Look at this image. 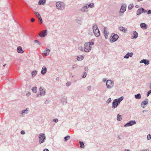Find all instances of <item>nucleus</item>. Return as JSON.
I'll use <instances>...</instances> for the list:
<instances>
[{"label":"nucleus","mask_w":151,"mask_h":151,"mask_svg":"<svg viewBox=\"0 0 151 151\" xmlns=\"http://www.w3.org/2000/svg\"><path fill=\"white\" fill-rule=\"evenodd\" d=\"M88 9L87 5L83 6L81 9V11L82 12H84L87 11V9Z\"/></svg>","instance_id":"nucleus-25"},{"label":"nucleus","mask_w":151,"mask_h":151,"mask_svg":"<svg viewBox=\"0 0 151 151\" xmlns=\"http://www.w3.org/2000/svg\"><path fill=\"white\" fill-rule=\"evenodd\" d=\"M126 5L123 4L122 5L120 9V12L122 13H123L126 10Z\"/></svg>","instance_id":"nucleus-11"},{"label":"nucleus","mask_w":151,"mask_h":151,"mask_svg":"<svg viewBox=\"0 0 151 151\" xmlns=\"http://www.w3.org/2000/svg\"><path fill=\"white\" fill-rule=\"evenodd\" d=\"M84 70L86 71H88V68L87 67H86L84 68Z\"/></svg>","instance_id":"nucleus-54"},{"label":"nucleus","mask_w":151,"mask_h":151,"mask_svg":"<svg viewBox=\"0 0 151 151\" xmlns=\"http://www.w3.org/2000/svg\"><path fill=\"white\" fill-rule=\"evenodd\" d=\"M106 85L107 88L111 89L114 87V81L112 80H108L106 82Z\"/></svg>","instance_id":"nucleus-5"},{"label":"nucleus","mask_w":151,"mask_h":151,"mask_svg":"<svg viewBox=\"0 0 151 151\" xmlns=\"http://www.w3.org/2000/svg\"><path fill=\"white\" fill-rule=\"evenodd\" d=\"M106 81V79L105 78H103V81L104 82H105Z\"/></svg>","instance_id":"nucleus-57"},{"label":"nucleus","mask_w":151,"mask_h":151,"mask_svg":"<svg viewBox=\"0 0 151 151\" xmlns=\"http://www.w3.org/2000/svg\"><path fill=\"white\" fill-rule=\"evenodd\" d=\"M105 37L106 39H107L108 37V34L105 35Z\"/></svg>","instance_id":"nucleus-59"},{"label":"nucleus","mask_w":151,"mask_h":151,"mask_svg":"<svg viewBox=\"0 0 151 151\" xmlns=\"http://www.w3.org/2000/svg\"><path fill=\"white\" fill-rule=\"evenodd\" d=\"M47 35V29L43 30L39 34V35L41 37H44Z\"/></svg>","instance_id":"nucleus-10"},{"label":"nucleus","mask_w":151,"mask_h":151,"mask_svg":"<svg viewBox=\"0 0 151 151\" xmlns=\"http://www.w3.org/2000/svg\"><path fill=\"white\" fill-rule=\"evenodd\" d=\"M83 19L81 17H78L76 19V22L79 24H81L83 23Z\"/></svg>","instance_id":"nucleus-13"},{"label":"nucleus","mask_w":151,"mask_h":151,"mask_svg":"<svg viewBox=\"0 0 151 151\" xmlns=\"http://www.w3.org/2000/svg\"><path fill=\"white\" fill-rule=\"evenodd\" d=\"M21 133L22 134H25V132L24 131L22 130V131H21Z\"/></svg>","instance_id":"nucleus-53"},{"label":"nucleus","mask_w":151,"mask_h":151,"mask_svg":"<svg viewBox=\"0 0 151 151\" xmlns=\"http://www.w3.org/2000/svg\"><path fill=\"white\" fill-rule=\"evenodd\" d=\"M60 101L61 104L63 105H65L67 103V99L66 96L62 97L60 99Z\"/></svg>","instance_id":"nucleus-8"},{"label":"nucleus","mask_w":151,"mask_h":151,"mask_svg":"<svg viewBox=\"0 0 151 151\" xmlns=\"http://www.w3.org/2000/svg\"><path fill=\"white\" fill-rule=\"evenodd\" d=\"M71 84V83L70 82H68L66 83V85L67 86H68Z\"/></svg>","instance_id":"nucleus-49"},{"label":"nucleus","mask_w":151,"mask_h":151,"mask_svg":"<svg viewBox=\"0 0 151 151\" xmlns=\"http://www.w3.org/2000/svg\"><path fill=\"white\" fill-rule=\"evenodd\" d=\"M95 31H93V33L95 35L96 37H99L100 34V31L98 30V31L95 30Z\"/></svg>","instance_id":"nucleus-24"},{"label":"nucleus","mask_w":151,"mask_h":151,"mask_svg":"<svg viewBox=\"0 0 151 151\" xmlns=\"http://www.w3.org/2000/svg\"><path fill=\"white\" fill-rule=\"evenodd\" d=\"M144 10V9L143 8H140L139 9L137 12V15H139L142 13L143 12Z\"/></svg>","instance_id":"nucleus-16"},{"label":"nucleus","mask_w":151,"mask_h":151,"mask_svg":"<svg viewBox=\"0 0 151 151\" xmlns=\"http://www.w3.org/2000/svg\"><path fill=\"white\" fill-rule=\"evenodd\" d=\"M50 102V101L49 100H46L45 102V104H48Z\"/></svg>","instance_id":"nucleus-41"},{"label":"nucleus","mask_w":151,"mask_h":151,"mask_svg":"<svg viewBox=\"0 0 151 151\" xmlns=\"http://www.w3.org/2000/svg\"><path fill=\"white\" fill-rule=\"evenodd\" d=\"M34 42L35 43H37L39 45H40V42L39 41H38L37 40H35L34 41Z\"/></svg>","instance_id":"nucleus-48"},{"label":"nucleus","mask_w":151,"mask_h":151,"mask_svg":"<svg viewBox=\"0 0 151 151\" xmlns=\"http://www.w3.org/2000/svg\"><path fill=\"white\" fill-rule=\"evenodd\" d=\"M34 13L38 17V18L41 17L40 14L37 12H35Z\"/></svg>","instance_id":"nucleus-37"},{"label":"nucleus","mask_w":151,"mask_h":151,"mask_svg":"<svg viewBox=\"0 0 151 151\" xmlns=\"http://www.w3.org/2000/svg\"><path fill=\"white\" fill-rule=\"evenodd\" d=\"M87 6L88 8L89 7L90 8H92L94 6V4L93 3L90 4H87Z\"/></svg>","instance_id":"nucleus-32"},{"label":"nucleus","mask_w":151,"mask_h":151,"mask_svg":"<svg viewBox=\"0 0 151 151\" xmlns=\"http://www.w3.org/2000/svg\"><path fill=\"white\" fill-rule=\"evenodd\" d=\"M149 88L151 89V84H150V85L149 86Z\"/></svg>","instance_id":"nucleus-64"},{"label":"nucleus","mask_w":151,"mask_h":151,"mask_svg":"<svg viewBox=\"0 0 151 151\" xmlns=\"http://www.w3.org/2000/svg\"><path fill=\"white\" fill-rule=\"evenodd\" d=\"M35 19H34V18H32L31 19V21L32 22H33L34 21Z\"/></svg>","instance_id":"nucleus-58"},{"label":"nucleus","mask_w":151,"mask_h":151,"mask_svg":"<svg viewBox=\"0 0 151 151\" xmlns=\"http://www.w3.org/2000/svg\"><path fill=\"white\" fill-rule=\"evenodd\" d=\"M139 5H136L135 6V7L136 8H138L139 7Z\"/></svg>","instance_id":"nucleus-61"},{"label":"nucleus","mask_w":151,"mask_h":151,"mask_svg":"<svg viewBox=\"0 0 151 151\" xmlns=\"http://www.w3.org/2000/svg\"><path fill=\"white\" fill-rule=\"evenodd\" d=\"M127 123H136V122L134 121H130L129 122H128Z\"/></svg>","instance_id":"nucleus-55"},{"label":"nucleus","mask_w":151,"mask_h":151,"mask_svg":"<svg viewBox=\"0 0 151 151\" xmlns=\"http://www.w3.org/2000/svg\"><path fill=\"white\" fill-rule=\"evenodd\" d=\"M47 71V69L45 66H43L42 69L41 71V73L42 75H45L46 74Z\"/></svg>","instance_id":"nucleus-14"},{"label":"nucleus","mask_w":151,"mask_h":151,"mask_svg":"<svg viewBox=\"0 0 151 151\" xmlns=\"http://www.w3.org/2000/svg\"><path fill=\"white\" fill-rule=\"evenodd\" d=\"M151 93V90H150L147 93V96H148Z\"/></svg>","instance_id":"nucleus-44"},{"label":"nucleus","mask_w":151,"mask_h":151,"mask_svg":"<svg viewBox=\"0 0 151 151\" xmlns=\"http://www.w3.org/2000/svg\"><path fill=\"white\" fill-rule=\"evenodd\" d=\"M140 63H144L146 65H147L150 63L149 61L146 59H143L141 60Z\"/></svg>","instance_id":"nucleus-18"},{"label":"nucleus","mask_w":151,"mask_h":151,"mask_svg":"<svg viewBox=\"0 0 151 151\" xmlns=\"http://www.w3.org/2000/svg\"><path fill=\"white\" fill-rule=\"evenodd\" d=\"M77 68V65L75 64H74L72 65V68L73 69H74L76 68Z\"/></svg>","instance_id":"nucleus-38"},{"label":"nucleus","mask_w":151,"mask_h":151,"mask_svg":"<svg viewBox=\"0 0 151 151\" xmlns=\"http://www.w3.org/2000/svg\"><path fill=\"white\" fill-rule=\"evenodd\" d=\"M111 99L110 98H109L106 101V103L107 104H109L111 101Z\"/></svg>","instance_id":"nucleus-35"},{"label":"nucleus","mask_w":151,"mask_h":151,"mask_svg":"<svg viewBox=\"0 0 151 151\" xmlns=\"http://www.w3.org/2000/svg\"><path fill=\"white\" fill-rule=\"evenodd\" d=\"M32 90L33 93H35L37 92V88L36 87H33L32 88Z\"/></svg>","instance_id":"nucleus-31"},{"label":"nucleus","mask_w":151,"mask_h":151,"mask_svg":"<svg viewBox=\"0 0 151 151\" xmlns=\"http://www.w3.org/2000/svg\"><path fill=\"white\" fill-rule=\"evenodd\" d=\"M37 71L36 70H34L32 72V76L34 77L37 74Z\"/></svg>","instance_id":"nucleus-29"},{"label":"nucleus","mask_w":151,"mask_h":151,"mask_svg":"<svg viewBox=\"0 0 151 151\" xmlns=\"http://www.w3.org/2000/svg\"><path fill=\"white\" fill-rule=\"evenodd\" d=\"M45 138V134L43 133L40 134L39 135V139L40 143H42L44 142Z\"/></svg>","instance_id":"nucleus-6"},{"label":"nucleus","mask_w":151,"mask_h":151,"mask_svg":"<svg viewBox=\"0 0 151 151\" xmlns=\"http://www.w3.org/2000/svg\"><path fill=\"white\" fill-rule=\"evenodd\" d=\"M123 96H121L118 99H114L112 102L111 108L113 109H115L116 108L121 102V101L123 100Z\"/></svg>","instance_id":"nucleus-2"},{"label":"nucleus","mask_w":151,"mask_h":151,"mask_svg":"<svg viewBox=\"0 0 151 151\" xmlns=\"http://www.w3.org/2000/svg\"><path fill=\"white\" fill-rule=\"evenodd\" d=\"M135 123H127L124 125L125 127H127L131 126H132Z\"/></svg>","instance_id":"nucleus-34"},{"label":"nucleus","mask_w":151,"mask_h":151,"mask_svg":"<svg viewBox=\"0 0 151 151\" xmlns=\"http://www.w3.org/2000/svg\"><path fill=\"white\" fill-rule=\"evenodd\" d=\"M30 94H31L30 92H28V93H26V96H29V95H30Z\"/></svg>","instance_id":"nucleus-56"},{"label":"nucleus","mask_w":151,"mask_h":151,"mask_svg":"<svg viewBox=\"0 0 151 151\" xmlns=\"http://www.w3.org/2000/svg\"><path fill=\"white\" fill-rule=\"evenodd\" d=\"M119 29L123 32H125L127 31V29H126L124 27L122 26H120L119 27Z\"/></svg>","instance_id":"nucleus-21"},{"label":"nucleus","mask_w":151,"mask_h":151,"mask_svg":"<svg viewBox=\"0 0 151 151\" xmlns=\"http://www.w3.org/2000/svg\"><path fill=\"white\" fill-rule=\"evenodd\" d=\"M88 34L90 35H93V32L91 31H89L88 32Z\"/></svg>","instance_id":"nucleus-50"},{"label":"nucleus","mask_w":151,"mask_h":151,"mask_svg":"<svg viewBox=\"0 0 151 151\" xmlns=\"http://www.w3.org/2000/svg\"><path fill=\"white\" fill-rule=\"evenodd\" d=\"M29 108H26L25 110H23L20 113V116L21 117H23L24 116V114H27L29 112Z\"/></svg>","instance_id":"nucleus-9"},{"label":"nucleus","mask_w":151,"mask_h":151,"mask_svg":"<svg viewBox=\"0 0 151 151\" xmlns=\"http://www.w3.org/2000/svg\"><path fill=\"white\" fill-rule=\"evenodd\" d=\"M50 50L49 49L46 48L42 53L43 55H44L47 56L49 55L50 52Z\"/></svg>","instance_id":"nucleus-15"},{"label":"nucleus","mask_w":151,"mask_h":151,"mask_svg":"<svg viewBox=\"0 0 151 151\" xmlns=\"http://www.w3.org/2000/svg\"><path fill=\"white\" fill-rule=\"evenodd\" d=\"M94 43L93 42H86L84 45V52H88L91 50L92 45H93Z\"/></svg>","instance_id":"nucleus-1"},{"label":"nucleus","mask_w":151,"mask_h":151,"mask_svg":"<svg viewBox=\"0 0 151 151\" xmlns=\"http://www.w3.org/2000/svg\"><path fill=\"white\" fill-rule=\"evenodd\" d=\"M111 38L110 39V42H114L118 39L119 36L118 35L114 34L113 35H111Z\"/></svg>","instance_id":"nucleus-7"},{"label":"nucleus","mask_w":151,"mask_h":151,"mask_svg":"<svg viewBox=\"0 0 151 151\" xmlns=\"http://www.w3.org/2000/svg\"><path fill=\"white\" fill-rule=\"evenodd\" d=\"M87 89L89 91H91V86H89L87 87Z\"/></svg>","instance_id":"nucleus-51"},{"label":"nucleus","mask_w":151,"mask_h":151,"mask_svg":"<svg viewBox=\"0 0 151 151\" xmlns=\"http://www.w3.org/2000/svg\"><path fill=\"white\" fill-rule=\"evenodd\" d=\"M40 93L37 94V97H40L41 96H44L46 94V90L44 89L43 87L41 86L39 88Z\"/></svg>","instance_id":"nucleus-4"},{"label":"nucleus","mask_w":151,"mask_h":151,"mask_svg":"<svg viewBox=\"0 0 151 151\" xmlns=\"http://www.w3.org/2000/svg\"><path fill=\"white\" fill-rule=\"evenodd\" d=\"M133 36L132 37V38L133 39L134 38H137L138 36V34L137 32L135 31H134L133 32Z\"/></svg>","instance_id":"nucleus-19"},{"label":"nucleus","mask_w":151,"mask_h":151,"mask_svg":"<svg viewBox=\"0 0 151 151\" xmlns=\"http://www.w3.org/2000/svg\"><path fill=\"white\" fill-rule=\"evenodd\" d=\"M78 49H79V50H80L81 51H82V52H83V51H84V48H83V47H81H81H79V48H78Z\"/></svg>","instance_id":"nucleus-39"},{"label":"nucleus","mask_w":151,"mask_h":151,"mask_svg":"<svg viewBox=\"0 0 151 151\" xmlns=\"http://www.w3.org/2000/svg\"><path fill=\"white\" fill-rule=\"evenodd\" d=\"M38 19H39V20L40 21V24H41V23H42V19L41 17H38Z\"/></svg>","instance_id":"nucleus-45"},{"label":"nucleus","mask_w":151,"mask_h":151,"mask_svg":"<svg viewBox=\"0 0 151 151\" xmlns=\"http://www.w3.org/2000/svg\"><path fill=\"white\" fill-rule=\"evenodd\" d=\"M58 121V119H54L53 120V122H57Z\"/></svg>","instance_id":"nucleus-47"},{"label":"nucleus","mask_w":151,"mask_h":151,"mask_svg":"<svg viewBox=\"0 0 151 151\" xmlns=\"http://www.w3.org/2000/svg\"><path fill=\"white\" fill-rule=\"evenodd\" d=\"M104 32L105 35L108 34V33H107L106 31V28H104Z\"/></svg>","instance_id":"nucleus-43"},{"label":"nucleus","mask_w":151,"mask_h":151,"mask_svg":"<svg viewBox=\"0 0 151 151\" xmlns=\"http://www.w3.org/2000/svg\"><path fill=\"white\" fill-rule=\"evenodd\" d=\"M92 29L93 31H95V30L98 31V30L99 29L98 27H97V25L96 24H94L93 25V27H92Z\"/></svg>","instance_id":"nucleus-26"},{"label":"nucleus","mask_w":151,"mask_h":151,"mask_svg":"<svg viewBox=\"0 0 151 151\" xmlns=\"http://www.w3.org/2000/svg\"><path fill=\"white\" fill-rule=\"evenodd\" d=\"M56 80L57 81H58L59 80V78H56Z\"/></svg>","instance_id":"nucleus-63"},{"label":"nucleus","mask_w":151,"mask_h":151,"mask_svg":"<svg viewBox=\"0 0 151 151\" xmlns=\"http://www.w3.org/2000/svg\"><path fill=\"white\" fill-rule=\"evenodd\" d=\"M43 151H49L47 149H45Z\"/></svg>","instance_id":"nucleus-60"},{"label":"nucleus","mask_w":151,"mask_h":151,"mask_svg":"<svg viewBox=\"0 0 151 151\" xmlns=\"http://www.w3.org/2000/svg\"><path fill=\"white\" fill-rule=\"evenodd\" d=\"M46 3L45 0H40L38 2V4L40 5H44Z\"/></svg>","instance_id":"nucleus-27"},{"label":"nucleus","mask_w":151,"mask_h":151,"mask_svg":"<svg viewBox=\"0 0 151 151\" xmlns=\"http://www.w3.org/2000/svg\"><path fill=\"white\" fill-rule=\"evenodd\" d=\"M117 120L120 121L122 119V118L121 116V115L119 114H118L117 115Z\"/></svg>","instance_id":"nucleus-33"},{"label":"nucleus","mask_w":151,"mask_h":151,"mask_svg":"<svg viewBox=\"0 0 151 151\" xmlns=\"http://www.w3.org/2000/svg\"><path fill=\"white\" fill-rule=\"evenodd\" d=\"M133 55V52H128L126 55H124V58L128 59L129 57H131Z\"/></svg>","instance_id":"nucleus-17"},{"label":"nucleus","mask_w":151,"mask_h":151,"mask_svg":"<svg viewBox=\"0 0 151 151\" xmlns=\"http://www.w3.org/2000/svg\"><path fill=\"white\" fill-rule=\"evenodd\" d=\"M140 26L141 27L144 29H146L147 28V26L146 24L144 23H142L140 24Z\"/></svg>","instance_id":"nucleus-22"},{"label":"nucleus","mask_w":151,"mask_h":151,"mask_svg":"<svg viewBox=\"0 0 151 151\" xmlns=\"http://www.w3.org/2000/svg\"><path fill=\"white\" fill-rule=\"evenodd\" d=\"M151 139V136L150 134H148L147 137V139L149 140Z\"/></svg>","instance_id":"nucleus-46"},{"label":"nucleus","mask_w":151,"mask_h":151,"mask_svg":"<svg viewBox=\"0 0 151 151\" xmlns=\"http://www.w3.org/2000/svg\"><path fill=\"white\" fill-rule=\"evenodd\" d=\"M134 97L136 99H140L141 98V94L139 93L135 95Z\"/></svg>","instance_id":"nucleus-28"},{"label":"nucleus","mask_w":151,"mask_h":151,"mask_svg":"<svg viewBox=\"0 0 151 151\" xmlns=\"http://www.w3.org/2000/svg\"><path fill=\"white\" fill-rule=\"evenodd\" d=\"M70 136H67L64 137V139L65 141L68 140L70 138Z\"/></svg>","instance_id":"nucleus-40"},{"label":"nucleus","mask_w":151,"mask_h":151,"mask_svg":"<svg viewBox=\"0 0 151 151\" xmlns=\"http://www.w3.org/2000/svg\"><path fill=\"white\" fill-rule=\"evenodd\" d=\"M80 147L81 148H83L84 147V146L83 142H80Z\"/></svg>","instance_id":"nucleus-36"},{"label":"nucleus","mask_w":151,"mask_h":151,"mask_svg":"<svg viewBox=\"0 0 151 151\" xmlns=\"http://www.w3.org/2000/svg\"><path fill=\"white\" fill-rule=\"evenodd\" d=\"M147 14H151V10H149L147 12Z\"/></svg>","instance_id":"nucleus-52"},{"label":"nucleus","mask_w":151,"mask_h":151,"mask_svg":"<svg viewBox=\"0 0 151 151\" xmlns=\"http://www.w3.org/2000/svg\"><path fill=\"white\" fill-rule=\"evenodd\" d=\"M147 12V11L146 10H145L144 9V10L143 12H144V13H146Z\"/></svg>","instance_id":"nucleus-62"},{"label":"nucleus","mask_w":151,"mask_h":151,"mask_svg":"<svg viewBox=\"0 0 151 151\" xmlns=\"http://www.w3.org/2000/svg\"><path fill=\"white\" fill-rule=\"evenodd\" d=\"M17 51L19 53H22L24 52V51L21 46H19L17 47Z\"/></svg>","instance_id":"nucleus-20"},{"label":"nucleus","mask_w":151,"mask_h":151,"mask_svg":"<svg viewBox=\"0 0 151 151\" xmlns=\"http://www.w3.org/2000/svg\"><path fill=\"white\" fill-rule=\"evenodd\" d=\"M56 5L58 9L61 10H63L65 7V3L61 1L57 2L56 3Z\"/></svg>","instance_id":"nucleus-3"},{"label":"nucleus","mask_w":151,"mask_h":151,"mask_svg":"<svg viewBox=\"0 0 151 151\" xmlns=\"http://www.w3.org/2000/svg\"><path fill=\"white\" fill-rule=\"evenodd\" d=\"M84 55L78 56L77 57V59L78 61L81 60L84 58Z\"/></svg>","instance_id":"nucleus-23"},{"label":"nucleus","mask_w":151,"mask_h":151,"mask_svg":"<svg viewBox=\"0 0 151 151\" xmlns=\"http://www.w3.org/2000/svg\"><path fill=\"white\" fill-rule=\"evenodd\" d=\"M86 76V72H84L83 73V75L82 76V78H85Z\"/></svg>","instance_id":"nucleus-42"},{"label":"nucleus","mask_w":151,"mask_h":151,"mask_svg":"<svg viewBox=\"0 0 151 151\" xmlns=\"http://www.w3.org/2000/svg\"><path fill=\"white\" fill-rule=\"evenodd\" d=\"M148 99H146L145 101H143L141 103V106L143 108H145V105H146L148 104Z\"/></svg>","instance_id":"nucleus-12"},{"label":"nucleus","mask_w":151,"mask_h":151,"mask_svg":"<svg viewBox=\"0 0 151 151\" xmlns=\"http://www.w3.org/2000/svg\"><path fill=\"white\" fill-rule=\"evenodd\" d=\"M134 7V4H131L128 6V9L129 10H131Z\"/></svg>","instance_id":"nucleus-30"}]
</instances>
